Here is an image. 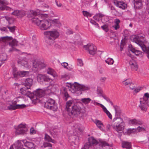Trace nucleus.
<instances>
[{
    "label": "nucleus",
    "mask_w": 149,
    "mask_h": 149,
    "mask_svg": "<svg viewBox=\"0 0 149 149\" xmlns=\"http://www.w3.org/2000/svg\"><path fill=\"white\" fill-rule=\"evenodd\" d=\"M8 4V2L5 0H0V5H3L0 7L1 10H10L12 9L11 8L6 6L5 5Z\"/></svg>",
    "instance_id": "nucleus-17"
},
{
    "label": "nucleus",
    "mask_w": 149,
    "mask_h": 149,
    "mask_svg": "<svg viewBox=\"0 0 149 149\" xmlns=\"http://www.w3.org/2000/svg\"><path fill=\"white\" fill-rule=\"evenodd\" d=\"M122 147L123 148L128 149H132L131 143L127 141H123L122 142Z\"/></svg>",
    "instance_id": "nucleus-25"
},
{
    "label": "nucleus",
    "mask_w": 149,
    "mask_h": 149,
    "mask_svg": "<svg viewBox=\"0 0 149 149\" xmlns=\"http://www.w3.org/2000/svg\"><path fill=\"white\" fill-rule=\"evenodd\" d=\"M97 126L101 130H103L104 125L102 123L100 120H95V121Z\"/></svg>",
    "instance_id": "nucleus-28"
},
{
    "label": "nucleus",
    "mask_w": 149,
    "mask_h": 149,
    "mask_svg": "<svg viewBox=\"0 0 149 149\" xmlns=\"http://www.w3.org/2000/svg\"><path fill=\"white\" fill-rule=\"evenodd\" d=\"M113 107L116 112L115 116L119 117L120 115L121 112L120 108L117 106H113Z\"/></svg>",
    "instance_id": "nucleus-30"
},
{
    "label": "nucleus",
    "mask_w": 149,
    "mask_h": 149,
    "mask_svg": "<svg viewBox=\"0 0 149 149\" xmlns=\"http://www.w3.org/2000/svg\"><path fill=\"white\" fill-rule=\"evenodd\" d=\"M136 132V129L134 128L130 129H128L127 131V133L128 134H130L131 133H133Z\"/></svg>",
    "instance_id": "nucleus-47"
},
{
    "label": "nucleus",
    "mask_w": 149,
    "mask_h": 149,
    "mask_svg": "<svg viewBox=\"0 0 149 149\" xmlns=\"http://www.w3.org/2000/svg\"><path fill=\"white\" fill-rule=\"evenodd\" d=\"M55 72L53 70L50 68L49 69L48 71L47 72V73L49 74L52 75L53 77H55Z\"/></svg>",
    "instance_id": "nucleus-45"
},
{
    "label": "nucleus",
    "mask_w": 149,
    "mask_h": 149,
    "mask_svg": "<svg viewBox=\"0 0 149 149\" xmlns=\"http://www.w3.org/2000/svg\"><path fill=\"white\" fill-rule=\"evenodd\" d=\"M133 38V41L137 44L141 48L142 50L147 54V56L149 58V48L146 47L144 44L143 42L139 40L138 36H134L132 37Z\"/></svg>",
    "instance_id": "nucleus-6"
},
{
    "label": "nucleus",
    "mask_w": 149,
    "mask_h": 149,
    "mask_svg": "<svg viewBox=\"0 0 149 149\" xmlns=\"http://www.w3.org/2000/svg\"><path fill=\"white\" fill-rule=\"evenodd\" d=\"M129 85L130 89L131 90H134V89L136 87L135 84L132 81Z\"/></svg>",
    "instance_id": "nucleus-46"
},
{
    "label": "nucleus",
    "mask_w": 149,
    "mask_h": 149,
    "mask_svg": "<svg viewBox=\"0 0 149 149\" xmlns=\"http://www.w3.org/2000/svg\"><path fill=\"white\" fill-rule=\"evenodd\" d=\"M23 85L26 87H27L28 88H30L33 83V80L32 79L28 78L26 79L23 83Z\"/></svg>",
    "instance_id": "nucleus-19"
},
{
    "label": "nucleus",
    "mask_w": 149,
    "mask_h": 149,
    "mask_svg": "<svg viewBox=\"0 0 149 149\" xmlns=\"http://www.w3.org/2000/svg\"><path fill=\"white\" fill-rule=\"evenodd\" d=\"M142 88L141 87H135L133 90V93L135 95L137 94L142 89Z\"/></svg>",
    "instance_id": "nucleus-39"
},
{
    "label": "nucleus",
    "mask_w": 149,
    "mask_h": 149,
    "mask_svg": "<svg viewBox=\"0 0 149 149\" xmlns=\"http://www.w3.org/2000/svg\"><path fill=\"white\" fill-rule=\"evenodd\" d=\"M129 48H130V50L133 53H136V50H135L133 47L132 45H130L129 46Z\"/></svg>",
    "instance_id": "nucleus-55"
},
{
    "label": "nucleus",
    "mask_w": 149,
    "mask_h": 149,
    "mask_svg": "<svg viewBox=\"0 0 149 149\" xmlns=\"http://www.w3.org/2000/svg\"><path fill=\"white\" fill-rule=\"evenodd\" d=\"M84 47L88 51L89 54L91 55H94L96 53V47L92 44H88L84 46Z\"/></svg>",
    "instance_id": "nucleus-11"
},
{
    "label": "nucleus",
    "mask_w": 149,
    "mask_h": 149,
    "mask_svg": "<svg viewBox=\"0 0 149 149\" xmlns=\"http://www.w3.org/2000/svg\"><path fill=\"white\" fill-rule=\"evenodd\" d=\"M100 106L102 108L103 111L106 113L109 118L110 119H111L112 118V116L111 114L107 109L102 104H100Z\"/></svg>",
    "instance_id": "nucleus-29"
},
{
    "label": "nucleus",
    "mask_w": 149,
    "mask_h": 149,
    "mask_svg": "<svg viewBox=\"0 0 149 149\" xmlns=\"http://www.w3.org/2000/svg\"><path fill=\"white\" fill-rule=\"evenodd\" d=\"M113 2L115 5L120 8L125 9L127 8V4L120 0H114Z\"/></svg>",
    "instance_id": "nucleus-14"
},
{
    "label": "nucleus",
    "mask_w": 149,
    "mask_h": 149,
    "mask_svg": "<svg viewBox=\"0 0 149 149\" xmlns=\"http://www.w3.org/2000/svg\"><path fill=\"white\" fill-rule=\"evenodd\" d=\"M113 121L114 123L111 125L112 127L117 132H122L124 130L123 119L119 117H116L113 118Z\"/></svg>",
    "instance_id": "nucleus-4"
},
{
    "label": "nucleus",
    "mask_w": 149,
    "mask_h": 149,
    "mask_svg": "<svg viewBox=\"0 0 149 149\" xmlns=\"http://www.w3.org/2000/svg\"><path fill=\"white\" fill-rule=\"evenodd\" d=\"M25 107L24 104L14 105L13 104H11L7 107V108L10 110H13L16 109L20 108H23Z\"/></svg>",
    "instance_id": "nucleus-20"
},
{
    "label": "nucleus",
    "mask_w": 149,
    "mask_h": 149,
    "mask_svg": "<svg viewBox=\"0 0 149 149\" xmlns=\"http://www.w3.org/2000/svg\"><path fill=\"white\" fill-rule=\"evenodd\" d=\"M101 28L106 32H107L108 30V26L106 25H104L102 26H101Z\"/></svg>",
    "instance_id": "nucleus-56"
},
{
    "label": "nucleus",
    "mask_w": 149,
    "mask_h": 149,
    "mask_svg": "<svg viewBox=\"0 0 149 149\" xmlns=\"http://www.w3.org/2000/svg\"><path fill=\"white\" fill-rule=\"evenodd\" d=\"M5 18L6 20L8 22V24H10L13 22V20L12 18L8 16H6Z\"/></svg>",
    "instance_id": "nucleus-44"
},
{
    "label": "nucleus",
    "mask_w": 149,
    "mask_h": 149,
    "mask_svg": "<svg viewBox=\"0 0 149 149\" xmlns=\"http://www.w3.org/2000/svg\"><path fill=\"white\" fill-rule=\"evenodd\" d=\"M135 129H136V132H140L141 131H143L145 130V129L144 128L140 126L136 128H135Z\"/></svg>",
    "instance_id": "nucleus-50"
},
{
    "label": "nucleus",
    "mask_w": 149,
    "mask_h": 149,
    "mask_svg": "<svg viewBox=\"0 0 149 149\" xmlns=\"http://www.w3.org/2000/svg\"><path fill=\"white\" fill-rule=\"evenodd\" d=\"M149 98V94L147 93L144 94L143 98L140 99V104L139 107L141 111L145 112L147 111L148 107Z\"/></svg>",
    "instance_id": "nucleus-5"
},
{
    "label": "nucleus",
    "mask_w": 149,
    "mask_h": 149,
    "mask_svg": "<svg viewBox=\"0 0 149 149\" xmlns=\"http://www.w3.org/2000/svg\"><path fill=\"white\" fill-rule=\"evenodd\" d=\"M15 128L16 129L15 133L17 134L25 133L28 130L27 129L26 127V124H25L21 123Z\"/></svg>",
    "instance_id": "nucleus-12"
},
{
    "label": "nucleus",
    "mask_w": 149,
    "mask_h": 149,
    "mask_svg": "<svg viewBox=\"0 0 149 149\" xmlns=\"http://www.w3.org/2000/svg\"><path fill=\"white\" fill-rule=\"evenodd\" d=\"M77 61V64L79 66H81L83 65V63L81 59H78Z\"/></svg>",
    "instance_id": "nucleus-53"
},
{
    "label": "nucleus",
    "mask_w": 149,
    "mask_h": 149,
    "mask_svg": "<svg viewBox=\"0 0 149 149\" xmlns=\"http://www.w3.org/2000/svg\"><path fill=\"white\" fill-rule=\"evenodd\" d=\"M101 20L103 23H105L107 21L108 19L106 17L104 16L101 19Z\"/></svg>",
    "instance_id": "nucleus-58"
},
{
    "label": "nucleus",
    "mask_w": 149,
    "mask_h": 149,
    "mask_svg": "<svg viewBox=\"0 0 149 149\" xmlns=\"http://www.w3.org/2000/svg\"><path fill=\"white\" fill-rule=\"evenodd\" d=\"M88 141L89 145L91 146L92 144L95 146L98 143L93 137H91L88 139Z\"/></svg>",
    "instance_id": "nucleus-32"
},
{
    "label": "nucleus",
    "mask_w": 149,
    "mask_h": 149,
    "mask_svg": "<svg viewBox=\"0 0 149 149\" xmlns=\"http://www.w3.org/2000/svg\"><path fill=\"white\" fill-rule=\"evenodd\" d=\"M142 0H133L134 7L138 8L142 6Z\"/></svg>",
    "instance_id": "nucleus-26"
},
{
    "label": "nucleus",
    "mask_w": 149,
    "mask_h": 149,
    "mask_svg": "<svg viewBox=\"0 0 149 149\" xmlns=\"http://www.w3.org/2000/svg\"><path fill=\"white\" fill-rule=\"evenodd\" d=\"M44 81L49 82L52 81V79L49 78L47 76L44 75Z\"/></svg>",
    "instance_id": "nucleus-49"
},
{
    "label": "nucleus",
    "mask_w": 149,
    "mask_h": 149,
    "mask_svg": "<svg viewBox=\"0 0 149 149\" xmlns=\"http://www.w3.org/2000/svg\"><path fill=\"white\" fill-rule=\"evenodd\" d=\"M44 139L45 142H52L53 143H55L56 142L47 133H45Z\"/></svg>",
    "instance_id": "nucleus-24"
},
{
    "label": "nucleus",
    "mask_w": 149,
    "mask_h": 149,
    "mask_svg": "<svg viewBox=\"0 0 149 149\" xmlns=\"http://www.w3.org/2000/svg\"><path fill=\"white\" fill-rule=\"evenodd\" d=\"M92 103L95 105H99L100 106V104H101L100 103L96 102L95 100H92Z\"/></svg>",
    "instance_id": "nucleus-62"
},
{
    "label": "nucleus",
    "mask_w": 149,
    "mask_h": 149,
    "mask_svg": "<svg viewBox=\"0 0 149 149\" xmlns=\"http://www.w3.org/2000/svg\"><path fill=\"white\" fill-rule=\"evenodd\" d=\"M91 100V99L89 98H82L81 100L82 103L85 104L89 103Z\"/></svg>",
    "instance_id": "nucleus-36"
},
{
    "label": "nucleus",
    "mask_w": 149,
    "mask_h": 149,
    "mask_svg": "<svg viewBox=\"0 0 149 149\" xmlns=\"http://www.w3.org/2000/svg\"><path fill=\"white\" fill-rule=\"evenodd\" d=\"M33 66L34 70L37 71L45 67V64L41 61L36 59L33 60Z\"/></svg>",
    "instance_id": "nucleus-9"
},
{
    "label": "nucleus",
    "mask_w": 149,
    "mask_h": 149,
    "mask_svg": "<svg viewBox=\"0 0 149 149\" xmlns=\"http://www.w3.org/2000/svg\"><path fill=\"white\" fill-rule=\"evenodd\" d=\"M44 34L46 36H49L54 39H56L58 37L59 33L57 30L54 29L52 31H45Z\"/></svg>",
    "instance_id": "nucleus-10"
},
{
    "label": "nucleus",
    "mask_w": 149,
    "mask_h": 149,
    "mask_svg": "<svg viewBox=\"0 0 149 149\" xmlns=\"http://www.w3.org/2000/svg\"><path fill=\"white\" fill-rule=\"evenodd\" d=\"M30 133L32 134L35 133V131L33 128L32 127L30 129Z\"/></svg>",
    "instance_id": "nucleus-59"
},
{
    "label": "nucleus",
    "mask_w": 149,
    "mask_h": 149,
    "mask_svg": "<svg viewBox=\"0 0 149 149\" xmlns=\"http://www.w3.org/2000/svg\"><path fill=\"white\" fill-rule=\"evenodd\" d=\"M120 23V21L119 19H116L115 21L114 22L115 24L113 26V27L115 30H117L120 28V26L119 25Z\"/></svg>",
    "instance_id": "nucleus-35"
},
{
    "label": "nucleus",
    "mask_w": 149,
    "mask_h": 149,
    "mask_svg": "<svg viewBox=\"0 0 149 149\" xmlns=\"http://www.w3.org/2000/svg\"><path fill=\"white\" fill-rule=\"evenodd\" d=\"M130 65L132 70L133 71H136L138 69V66L136 62L133 59L130 60L129 62Z\"/></svg>",
    "instance_id": "nucleus-16"
},
{
    "label": "nucleus",
    "mask_w": 149,
    "mask_h": 149,
    "mask_svg": "<svg viewBox=\"0 0 149 149\" xmlns=\"http://www.w3.org/2000/svg\"><path fill=\"white\" fill-rule=\"evenodd\" d=\"M19 17H22L25 15V12L24 11L19 10Z\"/></svg>",
    "instance_id": "nucleus-51"
},
{
    "label": "nucleus",
    "mask_w": 149,
    "mask_h": 149,
    "mask_svg": "<svg viewBox=\"0 0 149 149\" xmlns=\"http://www.w3.org/2000/svg\"><path fill=\"white\" fill-rule=\"evenodd\" d=\"M81 107L77 104H74L71 107V109L68 112V115L72 117L74 116H79L81 111Z\"/></svg>",
    "instance_id": "nucleus-7"
},
{
    "label": "nucleus",
    "mask_w": 149,
    "mask_h": 149,
    "mask_svg": "<svg viewBox=\"0 0 149 149\" xmlns=\"http://www.w3.org/2000/svg\"><path fill=\"white\" fill-rule=\"evenodd\" d=\"M18 64L22 66H24L26 68H30V65L28 64L27 59L26 58L19 59L18 61Z\"/></svg>",
    "instance_id": "nucleus-18"
},
{
    "label": "nucleus",
    "mask_w": 149,
    "mask_h": 149,
    "mask_svg": "<svg viewBox=\"0 0 149 149\" xmlns=\"http://www.w3.org/2000/svg\"><path fill=\"white\" fill-rule=\"evenodd\" d=\"M44 75L41 74H38L37 76V80L38 82H42L44 80Z\"/></svg>",
    "instance_id": "nucleus-38"
},
{
    "label": "nucleus",
    "mask_w": 149,
    "mask_h": 149,
    "mask_svg": "<svg viewBox=\"0 0 149 149\" xmlns=\"http://www.w3.org/2000/svg\"><path fill=\"white\" fill-rule=\"evenodd\" d=\"M104 16V15L103 14H102L100 13H96L95 16H94V18L95 19H96L97 20H99V19H97V17H100L101 19Z\"/></svg>",
    "instance_id": "nucleus-40"
},
{
    "label": "nucleus",
    "mask_w": 149,
    "mask_h": 149,
    "mask_svg": "<svg viewBox=\"0 0 149 149\" xmlns=\"http://www.w3.org/2000/svg\"><path fill=\"white\" fill-rule=\"evenodd\" d=\"M48 142H44L42 146L44 148L52 147V145Z\"/></svg>",
    "instance_id": "nucleus-42"
},
{
    "label": "nucleus",
    "mask_w": 149,
    "mask_h": 149,
    "mask_svg": "<svg viewBox=\"0 0 149 149\" xmlns=\"http://www.w3.org/2000/svg\"><path fill=\"white\" fill-rule=\"evenodd\" d=\"M7 55L5 53H3L0 55V67L1 65L4 63V61L6 60Z\"/></svg>",
    "instance_id": "nucleus-23"
},
{
    "label": "nucleus",
    "mask_w": 149,
    "mask_h": 149,
    "mask_svg": "<svg viewBox=\"0 0 149 149\" xmlns=\"http://www.w3.org/2000/svg\"><path fill=\"white\" fill-rule=\"evenodd\" d=\"M106 79V78L105 77H102L100 78V80L101 82H103L105 81Z\"/></svg>",
    "instance_id": "nucleus-61"
},
{
    "label": "nucleus",
    "mask_w": 149,
    "mask_h": 149,
    "mask_svg": "<svg viewBox=\"0 0 149 149\" xmlns=\"http://www.w3.org/2000/svg\"><path fill=\"white\" fill-rule=\"evenodd\" d=\"M7 27L9 29V31L10 32L13 33L15 30V26H13L12 27H10L9 26H7Z\"/></svg>",
    "instance_id": "nucleus-52"
},
{
    "label": "nucleus",
    "mask_w": 149,
    "mask_h": 149,
    "mask_svg": "<svg viewBox=\"0 0 149 149\" xmlns=\"http://www.w3.org/2000/svg\"><path fill=\"white\" fill-rule=\"evenodd\" d=\"M83 13L84 16H86L87 17H91V14L87 11H83Z\"/></svg>",
    "instance_id": "nucleus-48"
},
{
    "label": "nucleus",
    "mask_w": 149,
    "mask_h": 149,
    "mask_svg": "<svg viewBox=\"0 0 149 149\" xmlns=\"http://www.w3.org/2000/svg\"><path fill=\"white\" fill-rule=\"evenodd\" d=\"M105 62L109 65H112L114 61L113 59L108 58L105 60Z\"/></svg>",
    "instance_id": "nucleus-43"
},
{
    "label": "nucleus",
    "mask_w": 149,
    "mask_h": 149,
    "mask_svg": "<svg viewBox=\"0 0 149 149\" xmlns=\"http://www.w3.org/2000/svg\"><path fill=\"white\" fill-rule=\"evenodd\" d=\"M111 12L112 14L115 15L117 16L118 15V13L116 10L115 8L112 6L111 7Z\"/></svg>",
    "instance_id": "nucleus-41"
},
{
    "label": "nucleus",
    "mask_w": 149,
    "mask_h": 149,
    "mask_svg": "<svg viewBox=\"0 0 149 149\" xmlns=\"http://www.w3.org/2000/svg\"><path fill=\"white\" fill-rule=\"evenodd\" d=\"M69 85V87H70V91L77 95L81 94L82 91L88 90L90 89L89 87L79 84L76 82L73 84L70 83Z\"/></svg>",
    "instance_id": "nucleus-3"
},
{
    "label": "nucleus",
    "mask_w": 149,
    "mask_h": 149,
    "mask_svg": "<svg viewBox=\"0 0 149 149\" xmlns=\"http://www.w3.org/2000/svg\"><path fill=\"white\" fill-rule=\"evenodd\" d=\"M129 123L133 125H142V122L139 120L134 119L129 121Z\"/></svg>",
    "instance_id": "nucleus-21"
},
{
    "label": "nucleus",
    "mask_w": 149,
    "mask_h": 149,
    "mask_svg": "<svg viewBox=\"0 0 149 149\" xmlns=\"http://www.w3.org/2000/svg\"><path fill=\"white\" fill-rule=\"evenodd\" d=\"M109 146V145L106 142L101 141L96 145L95 148H96L95 149H103V147Z\"/></svg>",
    "instance_id": "nucleus-15"
},
{
    "label": "nucleus",
    "mask_w": 149,
    "mask_h": 149,
    "mask_svg": "<svg viewBox=\"0 0 149 149\" xmlns=\"http://www.w3.org/2000/svg\"><path fill=\"white\" fill-rule=\"evenodd\" d=\"M55 2L56 5L58 6L59 7H60L61 6L62 4L61 3H58V2L56 1Z\"/></svg>",
    "instance_id": "nucleus-64"
},
{
    "label": "nucleus",
    "mask_w": 149,
    "mask_h": 149,
    "mask_svg": "<svg viewBox=\"0 0 149 149\" xmlns=\"http://www.w3.org/2000/svg\"><path fill=\"white\" fill-rule=\"evenodd\" d=\"M16 70L15 68L13 69V75L15 78H17L19 76L20 77H24L27 76L29 74V71H19L17 72H15Z\"/></svg>",
    "instance_id": "nucleus-13"
},
{
    "label": "nucleus",
    "mask_w": 149,
    "mask_h": 149,
    "mask_svg": "<svg viewBox=\"0 0 149 149\" xmlns=\"http://www.w3.org/2000/svg\"><path fill=\"white\" fill-rule=\"evenodd\" d=\"M0 30L1 31H4L6 32L8 31V30L7 28L5 27H3L0 28Z\"/></svg>",
    "instance_id": "nucleus-60"
},
{
    "label": "nucleus",
    "mask_w": 149,
    "mask_h": 149,
    "mask_svg": "<svg viewBox=\"0 0 149 149\" xmlns=\"http://www.w3.org/2000/svg\"><path fill=\"white\" fill-rule=\"evenodd\" d=\"M62 65L63 66L64 68H66L67 66H68V63L66 62H64L62 63Z\"/></svg>",
    "instance_id": "nucleus-63"
},
{
    "label": "nucleus",
    "mask_w": 149,
    "mask_h": 149,
    "mask_svg": "<svg viewBox=\"0 0 149 149\" xmlns=\"http://www.w3.org/2000/svg\"><path fill=\"white\" fill-rule=\"evenodd\" d=\"M12 47V49H10V51H17L18 50L15 48H13V47L17 46V42L16 40L14 39L12 40L11 42H9V44Z\"/></svg>",
    "instance_id": "nucleus-27"
},
{
    "label": "nucleus",
    "mask_w": 149,
    "mask_h": 149,
    "mask_svg": "<svg viewBox=\"0 0 149 149\" xmlns=\"http://www.w3.org/2000/svg\"><path fill=\"white\" fill-rule=\"evenodd\" d=\"M46 37L45 40L46 42L49 45H52L54 42V40L55 39H54L49 36Z\"/></svg>",
    "instance_id": "nucleus-31"
},
{
    "label": "nucleus",
    "mask_w": 149,
    "mask_h": 149,
    "mask_svg": "<svg viewBox=\"0 0 149 149\" xmlns=\"http://www.w3.org/2000/svg\"><path fill=\"white\" fill-rule=\"evenodd\" d=\"M90 22L92 23V24L96 25L97 26L98 28L99 27V25L98 24L96 23L94 20H91L90 21Z\"/></svg>",
    "instance_id": "nucleus-57"
},
{
    "label": "nucleus",
    "mask_w": 149,
    "mask_h": 149,
    "mask_svg": "<svg viewBox=\"0 0 149 149\" xmlns=\"http://www.w3.org/2000/svg\"><path fill=\"white\" fill-rule=\"evenodd\" d=\"M13 38L12 37H2L0 38V42L2 41L4 42H8L9 41L12 40Z\"/></svg>",
    "instance_id": "nucleus-33"
},
{
    "label": "nucleus",
    "mask_w": 149,
    "mask_h": 149,
    "mask_svg": "<svg viewBox=\"0 0 149 149\" xmlns=\"http://www.w3.org/2000/svg\"><path fill=\"white\" fill-rule=\"evenodd\" d=\"M132 81L130 79H127L122 82V84L125 86L130 85Z\"/></svg>",
    "instance_id": "nucleus-37"
},
{
    "label": "nucleus",
    "mask_w": 149,
    "mask_h": 149,
    "mask_svg": "<svg viewBox=\"0 0 149 149\" xmlns=\"http://www.w3.org/2000/svg\"><path fill=\"white\" fill-rule=\"evenodd\" d=\"M74 102V101L73 100H70L67 102L66 108L68 111L71 109L69 107L71 106Z\"/></svg>",
    "instance_id": "nucleus-34"
},
{
    "label": "nucleus",
    "mask_w": 149,
    "mask_h": 149,
    "mask_svg": "<svg viewBox=\"0 0 149 149\" xmlns=\"http://www.w3.org/2000/svg\"><path fill=\"white\" fill-rule=\"evenodd\" d=\"M44 107L46 108L54 111H56L58 108L57 104L55 103V100L52 98L48 99L45 103Z\"/></svg>",
    "instance_id": "nucleus-8"
},
{
    "label": "nucleus",
    "mask_w": 149,
    "mask_h": 149,
    "mask_svg": "<svg viewBox=\"0 0 149 149\" xmlns=\"http://www.w3.org/2000/svg\"><path fill=\"white\" fill-rule=\"evenodd\" d=\"M33 15L35 17L32 19L33 22L39 26L41 30H45L50 29L52 26L51 22L47 19H42L43 15H38L36 11H33Z\"/></svg>",
    "instance_id": "nucleus-1"
},
{
    "label": "nucleus",
    "mask_w": 149,
    "mask_h": 149,
    "mask_svg": "<svg viewBox=\"0 0 149 149\" xmlns=\"http://www.w3.org/2000/svg\"><path fill=\"white\" fill-rule=\"evenodd\" d=\"M30 89L28 88L27 87L25 86L20 88V92L22 94L27 95L30 97L33 101H37L39 98L43 96L45 94L44 92L40 89L37 90L32 94L30 91H28Z\"/></svg>",
    "instance_id": "nucleus-2"
},
{
    "label": "nucleus",
    "mask_w": 149,
    "mask_h": 149,
    "mask_svg": "<svg viewBox=\"0 0 149 149\" xmlns=\"http://www.w3.org/2000/svg\"><path fill=\"white\" fill-rule=\"evenodd\" d=\"M62 94L63 95V98L65 101L68 100L69 98H70V96L67 92V89L65 87L63 88Z\"/></svg>",
    "instance_id": "nucleus-22"
},
{
    "label": "nucleus",
    "mask_w": 149,
    "mask_h": 149,
    "mask_svg": "<svg viewBox=\"0 0 149 149\" xmlns=\"http://www.w3.org/2000/svg\"><path fill=\"white\" fill-rule=\"evenodd\" d=\"M19 10H14L13 12L12 13V14L18 17Z\"/></svg>",
    "instance_id": "nucleus-54"
}]
</instances>
